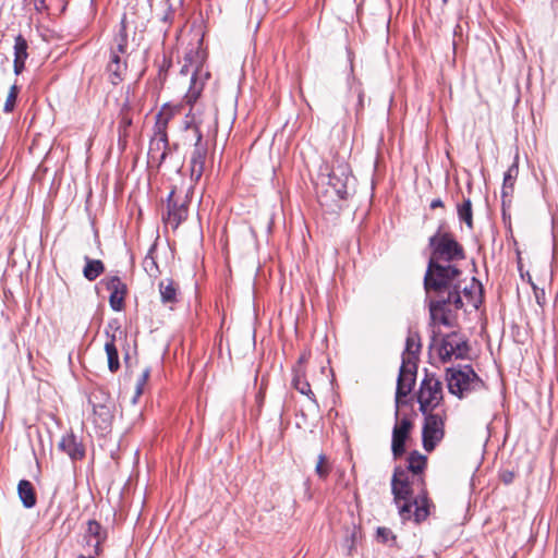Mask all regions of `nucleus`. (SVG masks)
I'll use <instances>...</instances> for the list:
<instances>
[{
    "instance_id": "nucleus-9",
    "label": "nucleus",
    "mask_w": 558,
    "mask_h": 558,
    "mask_svg": "<svg viewBox=\"0 0 558 558\" xmlns=\"http://www.w3.org/2000/svg\"><path fill=\"white\" fill-rule=\"evenodd\" d=\"M417 401L420 404V411L423 414H426L427 412H436L437 410H445L441 407V383L435 375L427 374L425 376L420 387Z\"/></svg>"
},
{
    "instance_id": "nucleus-20",
    "label": "nucleus",
    "mask_w": 558,
    "mask_h": 558,
    "mask_svg": "<svg viewBox=\"0 0 558 558\" xmlns=\"http://www.w3.org/2000/svg\"><path fill=\"white\" fill-rule=\"evenodd\" d=\"M426 464L427 459L425 456L418 451H413L410 453L408 458V468L405 470L412 474V483H423L422 473L425 470Z\"/></svg>"
},
{
    "instance_id": "nucleus-13",
    "label": "nucleus",
    "mask_w": 558,
    "mask_h": 558,
    "mask_svg": "<svg viewBox=\"0 0 558 558\" xmlns=\"http://www.w3.org/2000/svg\"><path fill=\"white\" fill-rule=\"evenodd\" d=\"M413 428V422L404 416L398 420L392 430L391 451L395 458H400L405 451V441Z\"/></svg>"
},
{
    "instance_id": "nucleus-18",
    "label": "nucleus",
    "mask_w": 558,
    "mask_h": 558,
    "mask_svg": "<svg viewBox=\"0 0 558 558\" xmlns=\"http://www.w3.org/2000/svg\"><path fill=\"white\" fill-rule=\"evenodd\" d=\"M117 332H119L120 337L122 336V331H119L117 328L112 333L106 329V342H105V351L107 354L108 368L111 373H116L120 368L119 354L117 348Z\"/></svg>"
},
{
    "instance_id": "nucleus-10",
    "label": "nucleus",
    "mask_w": 558,
    "mask_h": 558,
    "mask_svg": "<svg viewBox=\"0 0 558 558\" xmlns=\"http://www.w3.org/2000/svg\"><path fill=\"white\" fill-rule=\"evenodd\" d=\"M93 411V423L101 429L107 430L113 420L114 402L102 389H95L88 399Z\"/></svg>"
},
{
    "instance_id": "nucleus-12",
    "label": "nucleus",
    "mask_w": 558,
    "mask_h": 558,
    "mask_svg": "<svg viewBox=\"0 0 558 558\" xmlns=\"http://www.w3.org/2000/svg\"><path fill=\"white\" fill-rule=\"evenodd\" d=\"M468 350L469 348L465 339L457 332H451L441 339L438 348V354L442 362H447L452 357H464Z\"/></svg>"
},
{
    "instance_id": "nucleus-21",
    "label": "nucleus",
    "mask_w": 558,
    "mask_h": 558,
    "mask_svg": "<svg viewBox=\"0 0 558 558\" xmlns=\"http://www.w3.org/2000/svg\"><path fill=\"white\" fill-rule=\"evenodd\" d=\"M85 538L89 546L94 547L95 553L98 554L100 550L101 543L106 538V532L102 530L101 525L94 520H89L87 522V527L85 531Z\"/></svg>"
},
{
    "instance_id": "nucleus-26",
    "label": "nucleus",
    "mask_w": 558,
    "mask_h": 558,
    "mask_svg": "<svg viewBox=\"0 0 558 558\" xmlns=\"http://www.w3.org/2000/svg\"><path fill=\"white\" fill-rule=\"evenodd\" d=\"M177 291L178 287L172 279L166 278L159 282V292L163 303L177 302Z\"/></svg>"
},
{
    "instance_id": "nucleus-19",
    "label": "nucleus",
    "mask_w": 558,
    "mask_h": 558,
    "mask_svg": "<svg viewBox=\"0 0 558 558\" xmlns=\"http://www.w3.org/2000/svg\"><path fill=\"white\" fill-rule=\"evenodd\" d=\"M58 448L66 453L72 460H80L85 454L82 444L72 433L62 436L58 444Z\"/></svg>"
},
{
    "instance_id": "nucleus-2",
    "label": "nucleus",
    "mask_w": 558,
    "mask_h": 558,
    "mask_svg": "<svg viewBox=\"0 0 558 558\" xmlns=\"http://www.w3.org/2000/svg\"><path fill=\"white\" fill-rule=\"evenodd\" d=\"M186 62L182 69L181 74L187 75L191 73L190 87L183 97L182 107L189 106V112L184 117V130L186 131V141H201L205 130L208 132L215 124L214 116L210 111L206 110L205 106L198 101L202 96L204 86L210 77V72L205 66V54L196 51L194 60L192 56L186 57Z\"/></svg>"
},
{
    "instance_id": "nucleus-42",
    "label": "nucleus",
    "mask_w": 558,
    "mask_h": 558,
    "mask_svg": "<svg viewBox=\"0 0 558 558\" xmlns=\"http://www.w3.org/2000/svg\"><path fill=\"white\" fill-rule=\"evenodd\" d=\"M448 0H442L444 3H447Z\"/></svg>"
},
{
    "instance_id": "nucleus-16",
    "label": "nucleus",
    "mask_w": 558,
    "mask_h": 558,
    "mask_svg": "<svg viewBox=\"0 0 558 558\" xmlns=\"http://www.w3.org/2000/svg\"><path fill=\"white\" fill-rule=\"evenodd\" d=\"M429 299V314L434 324L448 326L449 313L453 304H449L446 299L428 296Z\"/></svg>"
},
{
    "instance_id": "nucleus-27",
    "label": "nucleus",
    "mask_w": 558,
    "mask_h": 558,
    "mask_svg": "<svg viewBox=\"0 0 558 558\" xmlns=\"http://www.w3.org/2000/svg\"><path fill=\"white\" fill-rule=\"evenodd\" d=\"M107 70L112 84H118L123 80L126 71V62L108 63Z\"/></svg>"
},
{
    "instance_id": "nucleus-7",
    "label": "nucleus",
    "mask_w": 558,
    "mask_h": 558,
    "mask_svg": "<svg viewBox=\"0 0 558 558\" xmlns=\"http://www.w3.org/2000/svg\"><path fill=\"white\" fill-rule=\"evenodd\" d=\"M447 381L449 391L459 398L464 397L471 391L480 390L484 386L482 379L469 365L458 369H448Z\"/></svg>"
},
{
    "instance_id": "nucleus-24",
    "label": "nucleus",
    "mask_w": 558,
    "mask_h": 558,
    "mask_svg": "<svg viewBox=\"0 0 558 558\" xmlns=\"http://www.w3.org/2000/svg\"><path fill=\"white\" fill-rule=\"evenodd\" d=\"M17 494L25 508H33L36 505V494L33 484L29 481H20L17 485Z\"/></svg>"
},
{
    "instance_id": "nucleus-34",
    "label": "nucleus",
    "mask_w": 558,
    "mask_h": 558,
    "mask_svg": "<svg viewBox=\"0 0 558 558\" xmlns=\"http://www.w3.org/2000/svg\"><path fill=\"white\" fill-rule=\"evenodd\" d=\"M150 375L149 368H145L142 373V375L137 379L136 384V396H140L143 393L144 386L147 384L148 378Z\"/></svg>"
},
{
    "instance_id": "nucleus-23",
    "label": "nucleus",
    "mask_w": 558,
    "mask_h": 558,
    "mask_svg": "<svg viewBox=\"0 0 558 558\" xmlns=\"http://www.w3.org/2000/svg\"><path fill=\"white\" fill-rule=\"evenodd\" d=\"M292 385L300 393L308 397L312 401L315 402V396L311 389L308 381L305 378L304 368H301V367L293 368Z\"/></svg>"
},
{
    "instance_id": "nucleus-36",
    "label": "nucleus",
    "mask_w": 558,
    "mask_h": 558,
    "mask_svg": "<svg viewBox=\"0 0 558 558\" xmlns=\"http://www.w3.org/2000/svg\"><path fill=\"white\" fill-rule=\"evenodd\" d=\"M132 124V119L126 114V113H122L121 114V119H120V122H119V130H120V133L123 132V134L125 135V132H126V129Z\"/></svg>"
},
{
    "instance_id": "nucleus-28",
    "label": "nucleus",
    "mask_w": 558,
    "mask_h": 558,
    "mask_svg": "<svg viewBox=\"0 0 558 558\" xmlns=\"http://www.w3.org/2000/svg\"><path fill=\"white\" fill-rule=\"evenodd\" d=\"M458 216L470 229L473 227L472 203L469 198L458 206Z\"/></svg>"
},
{
    "instance_id": "nucleus-40",
    "label": "nucleus",
    "mask_w": 558,
    "mask_h": 558,
    "mask_svg": "<svg viewBox=\"0 0 558 558\" xmlns=\"http://www.w3.org/2000/svg\"><path fill=\"white\" fill-rule=\"evenodd\" d=\"M306 360H307V354H306V353H303V354L300 356V359H299L298 364H296V366H295V367L304 368V367H303V364L306 362Z\"/></svg>"
},
{
    "instance_id": "nucleus-17",
    "label": "nucleus",
    "mask_w": 558,
    "mask_h": 558,
    "mask_svg": "<svg viewBox=\"0 0 558 558\" xmlns=\"http://www.w3.org/2000/svg\"><path fill=\"white\" fill-rule=\"evenodd\" d=\"M107 289L110 291L109 303L113 311L119 312L123 308L126 286L122 280L113 276L107 280Z\"/></svg>"
},
{
    "instance_id": "nucleus-14",
    "label": "nucleus",
    "mask_w": 558,
    "mask_h": 558,
    "mask_svg": "<svg viewBox=\"0 0 558 558\" xmlns=\"http://www.w3.org/2000/svg\"><path fill=\"white\" fill-rule=\"evenodd\" d=\"M416 365L414 361H405L402 357V365L400 367L399 377L397 381L396 402H400L402 397H407L414 385Z\"/></svg>"
},
{
    "instance_id": "nucleus-15",
    "label": "nucleus",
    "mask_w": 558,
    "mask_h": 558,
    "mask_svg": "<svg viewBox=\"0 0 558 558\" xmlns=\"http://www.w3.org/2000/svg\"><path fill=\"white\" fill-rule=\"evenodd\" d=\"M194 145V149L190 160L191 180L197 182L204 172L205 160L207 156V146L201 141H190Z\"/></svg>"
},
{
    "instance_id": "nucleus-6",
    "label": "nucleus",
    "mask_w": 558,
    "mask_h": 558,
    "mask_svg": "<svg viewBox=\"0 0 558 558\" xmlns=\"http://www.w3.org/2000/svg\"><path fill=\"white\" fill-rule=\"evenodd\" d=\"M181 108L182 105L171 106L166 104L157 113L154 126V137L149 145V154L151 158H156L158 153L159 161H162L166 158L168 147L167 128L172 118L180 112Z\"/></svg>"
},
{
    "instance_id": "nucleus-33",
    "label": "nucleus",
    "mask_w": 558,
    "mask_h": 558,
    "mask_svg": "<svg viewBox=\"0 0 558 558\" xmlns=\"http://www.w3.org/2000/svg\"><path fill=\"white\" fill-rule=\"evenodd\" d=\"M17 94H19V87L15 84H13L10 87V90L8 92V95H7V98H5V102H4V106H3V110L5 112H11L14 109L15 101H16V98H17Z\"/></svg>"
},
{
    "instance_id": "nucleus-39",
    "label": "nucleus",
    "mask_w": 558,
    "mask_h": 558,
    "mask_svg": "<svg viewBox=\"0 0 558 558\" xmlns=\"http://www.w3.org/2000/svg\"><path fill=\"white\" fill-rule=\"evenodd\" d=\"M442 206H444V204H442L440 198L433 199L432 203H430V208L432 209H435V208H438V207H442Z\"/></svg>"
},
{
    "instance_id": "nucleus-37",
    "label": "nucleus",
    "mask_w": 558,
    "mask_h": 558,
    "mask_svg": "<svg viewBox=\"0 0 558 558\" xmlns=\"http://www.w3.org/2000/svg\"><path fill=\"white\" fill-rule=\"evenodd\" d=\"M125 56L118 53V51H110L109 63L125 62Z\"/></svg>"
},
{
    "instance_id": "nucleus-3",
    "label": "nucleus",
    "mask_w": 558,
    "mask_h": 558,
    "mask_svg": "<svg viewBox=\"0 0 558 558\" xmlns=\"http://www.w3.org/2000/svg\"><path fill=\"white\" fill-rule=\"evenodd\" d=\"M414 485H423V483H412V474L409 471L396 468L391 488L395 502L399 508V514L403 520H409L413 517L414 521L420 523L429 515L430 502L425 492H422L412 500Z\"/></svg>"
},
{
    "instance_id": "nucleus-41",
    "label": "nucleus",
    "mask_w": 558,
    "mask_h": 558,
    "mask_svg": "<svg viewBox=\"0 0 558 558\" xmlns=\"http://www.w3.org/2000/svg\"><path fill=\"white\" fill-rule=\"evenodd\" d=\"M359 106L360 107L363 106V94L362 93H359Z\"/></svg>"
},
{
    "instance_id": "nucleus-31",
    "label": "nucleus",
    "mask_w": 558,
    "mask_h": 558,
    "mask_svg": "<svg viewBox=\"0 0 558 558\" xmlns=\"http://www.w3.org/2000/svg\"><path fill=\"white\" fill-rule=\"evenodd\" d=\"M418 349L420 344L416 342L414 337H408L405 352L403 353V357H405V361L415 362V354L418 352Z\"/></svg>"
},
{
    "instance_id": "nucleus-4",
    "label": "nucleus",
    "mask_w": 558,
    "mask_h": 558,
    "mask_svg": "<svg viewBox=\"0 0 558 558\" xmlns=\"http://www.w3.org/2000/svg\"><path fill=\"white\" fill-rule=\"evenodd\" d=\"M349 181V167L345 162H339L332 168L323 165L316 181L317 195L322 205L344 199L348 195Z\"/></svg>"
},
{
    "instance_id": "nucleus-25",
    "label": "nucleus",
    "mask_w": 558,
    "mask_h": 558,
    "mask_svg": "<svg viewBox=\"0 0 558 558\" xmlns=\"http://www.w3.org/2000/svg\"><path fill=\"white\" fill-rule=\"evenodd\" d=\"M84 260L85 267L83 269V275L88 281H94L105 271V265L100 259H92L88 256H85Z\"/></svg>"
},
{
    "instance_id": "nucleus-11",
    "label": "nucleus",
    "mask_w": 558,
    "mask_h": 558,
    "mask_svg": "<svg viewBox=\"0 0 558 558\" xmlns=\"http://www.w3.org/2000/svg\"><path fill=\"white\" fill-rule=\"evenodd\" d=\"M192 193V186L186 190H178L174 187L168 196V210L163 216V221L167 227L175 230L182 221L187 218L189 197Z\"/></svg>"
},
{
    "instance_id": "nucleus-8",
    "label": "nucleus",
    "mask_w": 558,
    "mask_h": 558,
    "mask_svg": "<svg viewBox=\"0 0 558 558\" xmlns=\"http://www.w3.org/2000/svg\"><path fill=\"white\" fill-rule=\"evenodd\" d=\"M423 415V448L427 452H432L437 447V445L444 439L447 412L446 410H437L436 412H427L426 414Z\"/></svg>"
},
{
    "instance_id": "nucleus-29",
    "label": "nucleus",
    "mask_w": 558,
    "mask_h": 558,
    "mask_svg": "<svg viewBox=\"0 0 558 558\" xmlns=\"http://www.w3.org/2000/svg\"><path fill=\"white\" fill-rule=\"evenodd\" d=\"M518 174V168L512 166L508 169L504 177L502 196H509L512 193L514 181Z\"/></svg>"
},
{
    "instance_id": "nucleus-22",
    "label": "nucleus",
    "mask_w": 558,
    "mask_h": 558,
    "mask_svg": "<svg viewBox=\"0 0 558 558\" xmlns=\"http://www.w3.org/2000/svg\"><path fill=\"white\" fill-rule=\"evenodd\" d=\"M27 57V41L22 35H19L14 41V73L16 75L24 70Z\"/></svg>"
},
{
    "instance_id": "nucleus-1",
    "label": "nucleus",
    "mask_w": 558,
    "mask_h": 558,
    "mask_svg": "<svg viewBox=\"0 0 558 558\" xmlns=\"http://www.w3.org/2000/svg\"><path fill=\"white\" fill-rule=\"evenodd\" d=\"M424 288L427 296L446 299L454 310L464 305L477 308L481 303V284L474 278L468 282L454 264L428 263Z\"/></svg>"
},
{
    "instance_id": "nucleus-5",
    "label": "nucleus",
    "mask_w": 558,
    "mask_h": 558,
    "mask_svg": "<svg viewBox=\"0 0 558 558\" xmlns=\"http://www.w3.org/2000/svg\"><path fill=\"white\" fill-rule=\"evenodd\" d=\"M429 245L432 247V256L428 263L448 265L462 260L465 257L462 245L448 232L438 231L430 236Z\"/></svg>"
},
{
    "instance_id": "nucleus-32",
    "label": "nucleus",
    "mask_w": 558,
    "mask_h": 558,
    "mask_svg": "<svg viewBox=\"0 0 558 558\" xmlns=\"http://www.w3.org/2000/svg\"><path fill=\"white\" fill-rule=\"evenodd\" d=\"M315 472L320 478H326L330 472V465L325 454H319L315 466Z\"/></svg>"
},
{
    "instance_id": "nucleus-38",
    "label": "nucleus",
    "mask_w": 558,
    "mask_h": 558,
    "mask_svg": "<svg viewBox=\"0 0 558 558\" xmlns=\"http://www.w3.org/2000/svg\"><path fill=\"white\" fill-rule=\"evenodd\" d=\"M34 7L38 12H43L48 9V5L45 0H34Z\"/></svg>"
},
{
    "instance_id": "nucleus-30",
    "label": "nucleus",
    "mask_w": 558,
    "mask_h": 558,
    "mask_svg": "<svg viewBox=\"0 0 558 558\" xmlns=\"http://www.w3.org/2000/svg\"><path fill=\"white\" fill-rule=\"evenodd\" d=\"M128 47V36L124 26L121 27L119 34L114 38V44L111 47V51H118V53L125 56Z\"/></svg>"
},
{
    "instance_id": "nucleus-35",
    "label": "nucleus",
    "mask_w": 558,
    "mask_h": 558,
    "mask_svg": "<svg viewBox=\"0 0 558 558\" xmlns=\"http://www.w3.org/2000/svg\"><path fill=\"white\" fill-rule=\"evenodd\" d=\"M377 537L380 538L383 543H388L390 539L393 538L392 532L387 527H378Z\"/></svg>"
}]
</instances>
